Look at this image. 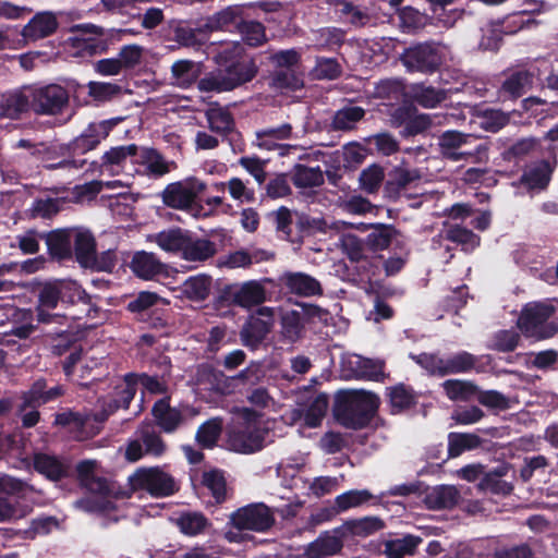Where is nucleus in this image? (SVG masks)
<instances>
[{"instance_id": "nucleus-1", "label": "nucleus", "mask_w": 558, "mask_h": 558, "mask_svg": "<svg viewBox=\"0 0 558 558\" xmlns=\"http://www.w3.org/2000/svg\"><path fill=\"white\" fill-rule=\"evenodd\" d=\"M241 53L240 44L226 45L215 57L220 69L202 77L197 83L198 89L205 93H223L251 81L255 75V69L253 64L239 60Z\"/></svg>"}, {"instance_id": "nucleus-2", "label": "nucleus", "mask_w": 558, "mask_h": 558, "mask_svg": "<svg viewBox=\"0 0 558 558\" xmlns=\"http://www.w3.org/2000/svg\"><path fill=\"white\" fill-rule=\"evenodd\" d=\"M266 436L267 430L262 427L259 415L244 408L232 421L227 446L239 453H252L264 447Z\"/></svg>"}, {"instance_id": "nucleus-3", "label": "nucleus", "mask_w": 558, "mask_h": 558, "mask_svg": "<svg viewBox=\"0 0 558 558\" xmlns=\"http://www.w3.org/2000/svg\"><path fill=\"white\" fill-rule=\"evenodd\" d=\"M96 466L95 460H85L77 464L78 476L92 495L76 505L86 511L108 512L114 508L111 488L105 480L96 476Z\"/></svg>"}, {"instance_id": "nucleus-4", "label": "nucleus", "mask_w": 558, "mask_h": 558, "mask_svg": "<svg viewBox=\"0 0 558 558\" xmlns=\"http://www.w3.org/2000/svg\"><path fill=\"white\" fill-rule=\"evenodd\" d=\"M275 522L268 507L263 504L240 508L230 517V529L226 538L232 543H241L246 538V531L264 532Z\"/></svg>"}, {"instance_id": "nucleus-5", "label": "nucleus", "mask_w": 558, "mask_h": 558, "mask_svg": "<svg viewBox=\"0 0 558 558\" xmlns=\"http://www.w3.org/2000/svg\"><path fill=\"white\" fill-rule=\"evenodd\" d=\"M378 407V398L367 391L348 392L344 400L337 405V420L345 427L361 428L365 426Z\"/></svg>"}, {"instance_id": "nucleus-6", "label": "nucleus", "mask_w": 558, "mask_h": 558, "mask_svg": "<svg viewBox=\"0 0 558 558\" xmlns=\"http://www.w3.org/2000/svg\"><path fill=\"white\" fill-rule=\"evenodd\" d=\"M555 306L546 302L526 304L518 318L517 325L521 332L534 340H543L555 336L557 324L548 322L554 315Z\"/></svg>"}, {"instance_id": "nucleus-7", "label": "nucleus", "mask_w": 558, "mask_h": 558, "mask_svg": "<svg viewBox=\"0 0 558 558\" xmlns=\"http://www.w3.org/2000/svg\"><path fill=\"white\" fill-rule=\"evenodd\" d=\"M138 387L150 393H162L165 391L163 384L154 377L129 374L116 385L112 403H109L108 410H105V416L119 408H126Z\"/></svg>"}, {"instance_id": "nucleus-8", "label": "nucleus", "mask_w": 558, "mask_h": 558, "mask_svg": "<svg viewBox=\"0 0 558 558\" xmlns=\"http://www.w3.org/2000/svg\"><path fill=\"white\" fill-rule=\"evenodd\" d=\"M134 490H146L154 497H167L178 490L173 477L159 468H142L129 477Z\"/></svg>"}, {"instance_id": "nucleus-9", "label": "nucleus", "mask_w": 558, "mask_h": 558, "mask_svg": "<svg viewBox=\"0 0 558 558\" xmlns=\"http://www.w3.org/2000/svg\"><path fill=\"white\" fill-rule=\"evenodd\" d=\"M28 92L32 110L37 114H59L69 102V93L58 84L28 86Z\"/></svg>"}, {"instance_id": "nucleus-10", "label": "nucleus", "mask_w": 558, "mask_h": 558, "mask_svg": "<svg viewBox=\"0 0 558 558\" xmlns=\"http://www.w3.org/2000/svg\"><path fill=\"white\" fill-rule=\"evenodd\" d=\"M206 190V183L196 177L169 183L161 192L165 205L174 209H189L196 198Z\"/></svg>"}, {"instance_id": "nucleus-11", "label": "nucleus", "mask_w": 558, "mask_h": 558, "mask_svg": "<svg viewBox=\"0 0 558 558\" xmlns=\"http://www.w3.org/2000/svg\"><path fill=\"white\" fill-rule=\"evenodd\" d=\"M412 359L429 374L438 376L468 372L475 366L476 362L475 356L468 352H460L448 359H440L427 353L413 355Z\"/></svg>"}, {"instance_id": "nucleus-12", "label": "nucleus", "mask_w": 558, "mask_h": 558, "mask_svg": "<svg viewBox=\"0 0 558 558\" xmlns=\"http://www.w3.org/2000/svg\"><path fill=\"white\" fill-rule=\"evenodd\" d=\"M26 487L27 485L20 480L8 475H0V493L14 495L23 492ZM31 510L32 508L28 505L0 496V522L24 518Z\"/></svg>"}, {"instance_id": "nucleus-13", "label": "nucleus", "mask_w": 558, "mask_h": 558, "mask_svg": "<svg viewBox=\"0 0 558 558\" xmlns=\"http://www.w3.org/2000/svg\"><path fill=\"white\" fill-rule=\"evenodd\" d=\"M133 166L135 173L149 179H159L175 169V162L167 160L158 150L138 146Z\"/></svg>"}, {"instance_id": "nucleus-14", "label": "nucleus", "mask_w": 558, "mask_h": 558, "mask_svg": "<svg viewBox=\"0 0 558 558\" xmlns=\"http://www.w3.org/2000/svg\"><path fill=\"white\" fill-rule=\"evenodd\" d=\"M132 271L144 280H150L159 276L163 280L174 279L179 274L177 268L161 263L153 253L136 252L131 260Z\"/></svg>"}, {"instance_id": "nucleus-15", "label": "nucleus", "mask_w": 558, "mask_h": 558, "mask_svg": "<svg viewBox=\"0 0 558 558\" xmlns=\"http://www.w3.org/2000/svg\"><path fill=\"white\" fill-rule=\"evenodd\" d=\"M163 284L174 293L175 298L199 303L209 296L213 288V279L208 275L198 274L189 277L180 286H171L170 281H165Z\"/></svg>"}, {"instance_id": "nucleus-16", "label": "nucleus", "mask_w": 558, "mask_h": 558, "mask_svg": "<svg viewBox=\"0 0 558 558\" xmlns=\"http://www.w3.org/2000/svg\"><path fill=\"white\" fill-rule=\"evenodd\" d=\"M401 60L409 71L430 72L440 64L437 50L428 44L407 49Z\"/></svg>"}, {"instance_id": "nucleus-17", "label": "nucleus", "mask_w": 558, "mask_h": 558, "mask_svg": "<svg viewBox=\"0 0 558 558\" xmlns=\"http://www.w3.org/2000/svg\"><path fill=\"white\" fill-rule=\"evenodd\" d=\"M136 145L114 146L106 150L98 165L100 174L118 175L124 171L126 162L130 160L134 165Z\"/></svg>"}, {"instance_id": "nucleus-18", "label": "nucleus", "mask_w": 558, "mask_h": 558, "mask_svg": "<svg viewBox=\"0 0 558 558\" xmlns=\"http://www.w3.org/2000/svg\"><path fill=\"white\" fill-rule=\"evenodd\" d=\"M61 301V289L59 281H48L40 286L36 306L38 323L49 324L56 322L60 316L53 311Z\"/></svg>"}, {"instance_id": "nucleus-19", "label": "nucleus", "mask_w": 558, "mask_h": 558, "mask_svg": "<svg viewBox=\"0 0 558 558\" xmlns=\"http://www.w3.org/2000/svg\"><path fill=\"white\" fill-rule=\"evenodd\" d=\"M328 408V398L326 395L315 396L305 409H293L284 414V420L294 424L301 420L304 425L315 428L320 425Z\"/></svg>"}, {"instance_id": "nucleus-20", "label": "nucleus", "mask_w": 558, "mask_h": 558, "mask_svg": "<svg viewBox=\"0 0 558 558\" xmlns=\"http://www.w3.org/2000/svg\"><path fill=\"white\" fill-rule=\"evenodd\" d=\"M274 310L262 307L256 315L251 316L241 331V338L245 345L255 347L259 343L272 325Z\"/></svg>"}, {"instance_id": "nucleus-21", "label": "nucleus", "mask_w": 558, "mask_h": 558, "mask_svg": "<svg viewBox=\"0 0 558 558\" xmlns=\"http://www.w3.org/2000/svg\"><path fill=\"white\" fill-rule=\"evenodd\" d=\"M31 109L28 86L8 92L0 98V119L16 120Z\"/></svg>"}, {"instance_id": "nucleus-22", "label": "nucleus", "mask_w": 558, "mask_h": 558, "mask_svg": "<svg viewBox=\"0 0 558 558\" xmlns=\"http://www.w3.org/2000/svg\"><path fill=\"white\" fill-rule=\"evenodd\" d=\"M344 538V535L338 532V527L322 533L306 546L304 555L306 558H324L336 555L341 550Z\"/></svg>"}, {"instance_id": "nucleus-23", "label": "nucleus", "mask_w": 558, "mask_h": 558, "mask_svg": "<svg viewBox=\"0 0 558 558\" xmlns=\"http://www.w3.org/2000/svg\"><path fill=\"white\" fill-rule=\"evenodd\" d=\"M216 253L215 244L204 238L186 232L179 257L186 262L201 263Z\"/></svg>"}, {"instance_id": "nucleus-24", "label": "nucleus", "mask_w": 558, "mask_h": 558, "mask_svg": "<svg viewBox=\"0 0 558 558\" xmlns=\"http://www.w3.org/2000/svg\"><path fill=\"white\" fill-rule=\"evenodd\" d=\"M111 130L109 121L90 123L85 131L72 143L74 151L85 154L94 149L102 140H105Z\"/></svg>"}, {"instance_id": "nucleus-25", "label": "nucleus", "mask_w": 558, "mask_h": 558, "mask_svg": "<svg viewBox=\"0 0 558 558\" xmlns=\"http://www.w3.org/2000/svg\"><path fill=\"white\" fill-rule=\"evenodd\" d=\"M58 28V20L52 12L37 13L23 28L22 35L29 40H37L50 36Z\"/></svg>"}, {"instance_id": "nucleus-26", "label": "nucleus", "mask_w": 558, "mask_h": 558, "mask_svg": "<svg viewBox=\"0 0 558 558\" xmlns=\"http://www.w3.org/2000/svg\"><path fill=\"white\" fill-rule=\"evenodd\" d=\"M231 296L234 304L244 308H251L266 300V291L260 282L252 280L235 288Z\"/></svg>"}, {"instance_id": "nucleus-27", "label": "nucleus", "mask_w": 558, "mask_h": 558, "mask_svg": "<svg viewBox=\"0 0 558 558\" xmlns=\"http://www.w3.org/2000/svg\"><path fill=\"white\" fill-rule=\"evenodd\" d=\"M284 286L291 293L301 296H313L322 294L320 283L304 272H288L282 277Z\"/></svg>"}, {"instance_id": "nucleus-28", "label": "nucleus", "mask_w": 558, "mask_h": 558, "mask_svg": "<svg viewBox=\"0 0 558 558\" xmlns=\"http://www.w3.org/2000/svg\"><path fill=\"white\" fill-rule=\"evenodd\" d=\"M472 138V135L457 131L445 132L439 138L440 151L444 157L458 161L469 155L466 153L459 151V148L468 144Z\"/></svg>"}, {"instance_id": "nucleus-29", "label": "nucleus", "mask_w": 558, "mask_h": 558, "mask_svg": "<svg viewBox=\"0 0 558 558\" xmlns=\"http://www.w3.org/2000/svg\"><path fill=\"white\" fill-rule=\"evenodd\" d=\"M46 243L51 256L58 259L71 257L73 245V228L50 232L46 236Z\"/></svg>"}, {"instance_id": "nucleus-30", "label": "nucleus", "mask_w": 558, "mask_h": 558, "mask_svg": "<svg viewBox=\"0 0 558 558\" xmlns=\"http://www.w3.org/2000/svg\"><path fill=\"white\" fill-rule=\"evenodd\" d=\"M76 31L82 32L84 35H90L88 37H76L74 40L77 47L86 50L89 54L102 53L107 49V44L100 37L104 32L100 27L93 24H82L75 26Z\"/></svg>"}, {"instance_id": "nucleus-31", "label": "nucleus", "mask_w": 558, "mask_h": 558, "mask_svg": "<svg viewBox=\"0 0 558 558\" xmlns=\"http://www.w3.org/2000/svg\"><path fill=\"white\" fill-rule=\"evenodd\" d=\"M459 492L454 486L440 485L432 488L425 496V504L429 509H444L453 507L459 500Z\"/></svg>"}, {"instance_id": "nucleus-32", "label": "nucleus", "mask_w": 558, "mask_h": 558, "mask_svg": "<svg viewBox=\"0 0 558 558\" xmlns=\"http://www.w3.org/2000/svg\"><path fill=\"white\" fill-rule=\"evenodd\" d=\"M292 137V126L289 123H283L277 128H266L256 132L257 146L268 150L276 148H284L279 145V141L289 140Z\"/></svg>"}, {"instance_id": "nucleus-33", "label": "nucleus", "mask_w": 558, "mask_h": 558, "mask_svg": "<svg viewBox=\"0 0 558 558\" xmlns=\"http://www.w3.org/2000/svg\"><path fill=\"white\" fill-rule=\"evenodd\" d=\"M73 244L78 263L88 266L95 256V240L88 230L73 228Z\"/></svg>"}, {"instance_id": "nucleus-34", "label": "nucleus", "mask_w": 558, "mask_h": 558, "mask_svg": "<svg viewBox=\"0 0 558 558\" xmlns=\"http://www.w3.org/2000/svg\"><path fill=\"white\" fill-rule=\"evenodd\" d=\"M383 523L379 519L367 517L344 522L338 527V532L344 535L345 538L351 536L365 537L379 531Z\"/></svg>"}, {"instance_id": "nucleus-35", "label": "nucleus", "mask_w": 558, "mask_h": 558, "mask_svg": "<svg viewBox=\"0 0 558 558\" xmlns=\"http://www.w3.org/2000/svg\"><path fill=\"white\" fill-rule=\"evenodd\" d=\"M153 415L157 424L166 433L173 432L182 421L181 413L171 408L166 399L157 401L153 408Z\"/></svg>"}, {"instance_id": "nucleus-36", "label": "nucleus", "mask_w": 558, "mask_h": 558, "mask_svg": "<svg viewBox=\"0 0 558 558\" xmlns=\"http://www.w3.org/2000/svg\"><path fill=\"white\" fill-rule=\"evenodd\" d=\"M173 84L189 87L201 75V64L190 60H179L171 66Z\"/></svg>"}, {"instance_id": "nucleus-37", "label": "nucleus", "mask_w": 558, "mask_h": 558, "mask_svg": "<svg viewBox=\"0 0 558 558\" xmlns=\"http://www.w3.org/2000/svg\"><path fill=\"white\" fill-rule=\"evenodd\" d=\"M187 231L175 228L158 232L151 235L150 241L155 242L162 251L180 255L182 244Z\"/></svg>"}, {"instance_id": "nucleus-38", "label": "nucleus", "mask_w": 558, "mask_h": 558, "mask_svg": "<svg viewBox=\"0 0 558 558\" xmlns=\"http://www.w3.org/2000/svg\"><path fill=\"white\" fill-rule=\"evenodd\" d=\"M551 172L549 163L541 161L523 173L521 182L530 190H543L549 183Z\"/></svg>"}, {"instance_id": "nucleus-39", "label": "nucleus", "mask_w": 558, "mask_h": 558, "mask_svg": "<svg viewBox=\"0 0 558 558\" xmlns=\"http://www.w3.org/2000/svg\"><path fill=\"white\" fill-rule=\"evenodd\" d=\"M508 470V466L502 465L492 472L484 474L478 484L480 489L488 490L495 494H510L513 488L512 485L501 480V477L507 475Z\"/></svg>"}, {"instance_id": "nucleus-40", "label": "nucleus", "mask_w": 558, "mask_h": 558, "mask_svg": "<svg viewBox=\"0 0 558 558\" xmlns=\"http://www.w3.org/2000/svg\"><path fill=\"white\" fill-rule=\"evenodd\" d=\"M9 316L12 319V328L10 333L25 339L34 331L33 313L31 310L9 308Z\"/></svg>"}, {"instance_id": "nucleus-41", "label": "nucleus", "mask_w": 558, "mask_h": 558, "mask_svg": "<svg viewBox=\"0 0 558 558\" xmlns=\"http://www.w3.org/2000/svg\"><path fill=\"white\" fill-rule=\"evenodd\" d=\"M347 363L351 366L352 373L356 377L378 380L383 375V365L379 362H373L360 355H351L348 357Z\"/></svg>"}, {"instance_id": "nucleus-42", "label": "nucleus", "mask_w": 558, "mask_h": 558, "mask_svg": "<svg viewBox=\"0 0 558 558\" xmlns=\"http://www.w3.org/2000/svg\"><path fill=\"white\" fill-rule=\"evenodd\" d=\"M292 181L296 187L307 189L318 186L324 182L322 170L316 168L296 165L292 171Z\"/></svg>"}, {"instance_id": "nucleus-43", "label": "nucleus", "mask_w": 558, "mask_h": 558, "mask_svg": "<svg viewBox=\"0 0 558 558\" xmlns=\"http://www.w3.org/2000/svg\"><path fill=\"white\" fill-rule=\"evenodd\" d=\"M421 541L420 537L413 535L388 541L385 544V554L388 558H403L407 555H413Z\"/></svg>"}, {"instance_id": "nucleus-44", "label": "nucleus", "mask_w": 558, "mask_h": 558, "mask_svg": "<svg viewBox=\"0 0 558 558\" xmlns=\"http://www.w3.org/2000/svg\"><path fill=\"white\" fill-rule=\"evenodd\" d=\"M481 439L475 434L451 433L448 437V452L450 457H458L465 450H472L480 446Z\"/></svg>"}, {"instance_id": "nucleus-45", "label": "nucleus", "mask_w": 558, "mask_h": 558, "mask_svg": "<svg viewBox=\"0 0 558 558\" xmlns=\"http://www.w3.org/2000/svg\"><path fill=\"white\" fill-rule=\"evenodd\" d=\"M446 238L462 246L466 252H471L480 245L481 239L471 230L460 226H449L446 229Z\"/></svg>"}, {"instance_id": "nucleus-46", "label": "nucleus", "mask_w": 558, "mask_h": 558, "mask_svg": "<svg viewBox=\"0 0 558 558\" xmlns=\"http://www.w3.org/2000/svg\"><path fill=\"white\" fill-rule=\"evenodd\" d=\"M35 469L46 477L57 481L65 473L64 465L54 457L38 454L35 457Z\"/></svg>"}, {"instance_id": "nucleus-47", "label": "nucleus", "mask_w": 558, "mask_h": 558, "mask_svg": "<svg viewBox=\"0 0 558 558\" xmlns=\"http://www.w3.org/2000/svg\"><path fill=\"white\" fill-rule=\"evenodd\" d=\"M178 526L186 535H196L207 527V519L198 512H184L177 520Z\"/></svg>"}, {"instance_id": "nucleus-48", "label": "nucleus", "mask_w": 558, "mask_h": 558, "mask_svg": "<svg viewBox=\"0 0 558 558\" xmlns=\"http://www.w3.org/2000/svg\"><path fill=\"white\" fill-rule=\"evenodd\" d=\"M371 498L372 494L367 489L349 490L337 496L335 505L339 511H345L367 502Z\"/></svg>"}, {"instance_id": "nucleus-49", "label": "nucleus", "mask_w": 558, "mask_h": 558, "mask_svg": "<svg viewBox=\"0 0 558 558\" xmlns=\"http://www.w3.org/2000/svg\"><path fill=\"white\" fill-rule=\"evenodd\" d=\"M238 29L242 39L250 46H258L266 40L265 28L258 22H242L238 25Z\"/></svg>"}, {"instance_id": "nucleus-50", "label": "nucleus", "mask_w": 558, "mask_h": 558, "mask_svg": "<svg viewBox=\"0 0 558 558\" xmlns=\"http://www.w3.org/2000/svg\"><path fill=\"white\" fill-rule=\"evenodd\" d=\"M530 85V74L527 72H517L504 82L501 93L507 94L510 97H519Z\"/></svg>"}, {"instance_id": "nucleus-51", "label": "nucleus", "mask_w": 558, "mask_h": 558, "mask_svg": "<svg viewBox=\"0 0 558 558\" xmlns=\"http://www.w3.org/2000/svg\"><path fill=\"white\" fill-rule=\"evenodd\" d=\"M421 178L422 174L417 169H409L404 166H399L393 169L388 186H396L398 190L405 189L421 180Z\"/></svg>"}, {"instance_id": "nucleus-52", "label": "nucleus", "mask_w": 558, "mask_h": 558, "mask_svg": "<svg viewBox=\"0 0 558 558\" xmlns=\"http://www.w3.org/2000/svg\"><path fill=\"white\" fill-rule=\"evenodd\" d=\"M364 116V110L360 107H347L335 114L333 128L337 130H350Z\"/></svg>"}, {"instance_id": "nucleus-53", "label": "nucleus", "mask_w": 558, "mask_h": 558, "mask_svg": "<svg viewBox=\"0 0 558 558\" xmlns=\"http://www.w3.org/2000/svg\"><path fill=\"white\" fill-rule=\"evenodd\" d=\"M209 128L218 133H225L231 130L233 120L230 113L220 107L210 108L207 113Z\"/></svg>"}, {"instance_id": "nucleus-54", "label": "nucleus", "mask_w": 558, "mask_h": 558, "mask_svg": "<svg viewBox=\"0 0 558 558\" xmlns=\"http://www.w3.org/2000/svg\"><path fill=\"white\" fill-rule=\"evenodd\" d=\"M396 231L387 226H378L368 233L366 244L373 251L387 248L395 235Z\"/></svg>"}, {"instance_id": "nucleus-55", "label": "nucleus", "mask_w": 558, "mask_h": 558, "mask_svg": "<svg viewBox=\"0 0 558 558\" xmlns=\"http://www.w3.org/2000/svg\"><path fill=\"white\" fill-rule=\"evenodd\" d=\"M61 289V302L74 304L82 302L87 304L89 298L87 293L72 280H58Z\"/></svg>"}, {"instance_id": "nucleus-56", "label": "nucleus", "mask_w": 558, "mask_h": 558, "mask_svg": "<svg viewBox=\"0 0 558 558\" xmlns=\"http://www.w3.org/2000/svg\"><path fill=\"white\" fill-rule=\"evenodd\" d=\"M413 97L417 104L425 108H435L445 100L446 95L442 90L433 87L416 86Z\"/></svg>"}, {"instance_id": "nucleus-57", "label": "nucleus", "mask_w": 558, "mask_h": 558, "mask_svg": "<svg viewBox=\"0 0 558 558\" xmlns=\"http://www.w3.org/2000/svg\"><path fill=\"white\" fill-rule=\"evenodd\" d=\"M444 389L451 400H464L474 395L476 387L469 381L449 379L444 384Z\"/></svg>"}, {"instance_id": "nucleus-58", "label": "nucleus", "mask_w": 558, "mask_h": 558, "mask_svg": "<svg viewBox=\"0 0 558 558\" xmlns=\"http://www.w3.org/2000/svg\"><path fill=\"white\" fill-rule=\"evenodd\" d=\"M220 432L221 421L219 418H211L198 428L196 438L204 447H211L217 441Z\"/></svg>"}, {"instance_id": "nucleus-59", "label": "nucleus", "mask_w": 558, "mask_h": 558, "mask_svg": "<svg viewBox=\"0 0 558 558\" xmlns=\"http://www.w3.org/2000/svg\"><path fill=\"white\" fill-rule=\"evenodd\" d=\"M478 119L480 125L489 132H497L509 122V116L500 110H486Z\"/></svg>"}, {"instance_id": "nucleus-60", "label": "nucleus", "mask_w": 558, "mask_h": 558, "mask_svg": "<svg viewBox=\"0 0 558 558\" xmlns=\"http://www.w3.org/2000/svg\"><path fill=\"white\" fill-rule=\"evenodd\" d=\"M389 397L395 412L410 408L414 403L415 399L413 392L403 385L391 388Z\"/></svg>"}, {"instance_id": "nucleus-61", "label": "nucleus", "mask_w": 558, "mask_h": 558, "mask_svg": "<svg viewBox=\"0 0 558 558\" xmlns=\"http://www.w3.org/2000/svg\"><path fill=\"white\" fill-rule=\"evenodd\" d=\"M144 57V48L138 45L123 46L118 58L122 69H133L142 63Z\"/></svg>"}, {"instance_id": "nucleus-62", "label": "nucleus", "mask_w": 558, "mask_h": 558, "mask_svg": "<svg viewBox=\"0 0 558 558\" xmlns=\"http://www.w3.org/2000/svg\"><path fill=\"white\" fill-rule=\"evenodd\" d=\"M384 180V170L377 165L369 166L360 175V183L364 191L375 192Z\"/></svg>"}, {"instance_id": "nucleus-63", "label": "nucleus", "mask_w": 558, "mask_h": 558, "mask_svg": "<svg viewBox=\"0 0 558 558\" xmlns=\"http://www.w3.org/2000/svg\"><path fill=\"white\" fill-rule=\"evenodd\" d=\"M501 41V26L490 23L482 28V39L478 44L482 50H497Z\"/></svg>"}, {"instance_id": "nucleus-64", "label": "nucleus", "mask_w": 558, "mask_h": 558, "mask_svg": "<svg viewBox=\"0 0 558 558\" xmlns=\"http://www.w3.org/2000/svg\"><path fill=\"white\" fill-rule=\"evenodd\" d=\"M520 341V336L513 330H500L495 333L492 342V348L501 351L510 352L513 351Z\"/></svg>"}]
</instances>
